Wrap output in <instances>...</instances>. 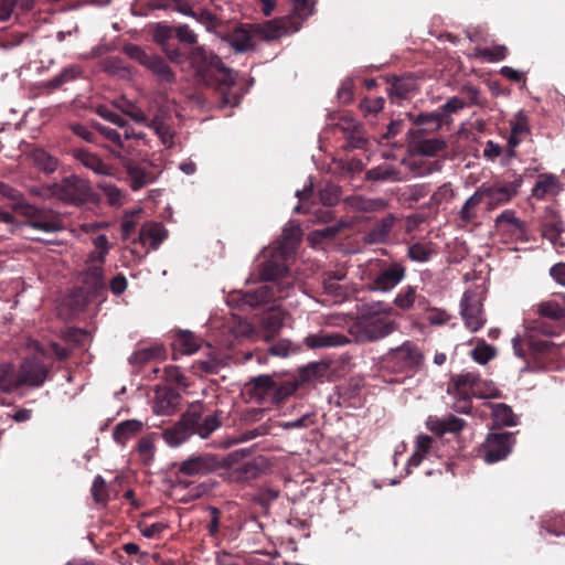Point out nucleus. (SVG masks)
<instances>
[{
	"label": "nucleus",
	"instance_id": "45",
	"mask_svg": "<svg viewBox=\"0 0 565 565\" xmlns=\"http://www.w3.org/2000/svg\"><path fill=\"white\" fill-rule=\"evenodd\" d=\"M221 426V420L216 414L209 415L202 419V415L199 416L194 433L201 438H207L214 430Z\"/></svg>",
	"mask_w": 565,
	"mask_h": 565
},
{
	"label": "nucleus",
	"instance_id": "3",
	"mask_svg": "<svg viewBox=\"0 0 565 565\" xmlns=\"http://www.w3.org/2000/svg\"><path fill=\"white\" fill-rule=\"evenodd\" d=\"M33 210L23 214L26 217L25 222L18 223L11 213L0 209V223L4 226L3 233L0 234V242L9 234H19L34 242L56 244V233L64 230L60 214L35 205H33Z\"/></svg>",
	"mask_w": 565,
	"mask_h": 565
},
{
	"label": "nucleus",
	"instance_id": "61",
	"mask_svg": "<svg viewBox=\"0 0 565 565\" xmlns=\"http://www.w3.org/2000/svg\"><path fill=\"white\" fill-rule=\"evenodd\" d=\"M508 49L504 45H494L493 47H486L479 51V56L488 62H499L505 58Z\"/></svg>",
	"mask_w": 565,
	"mask_h": 565
},
{
	"label": "nucleus",
	"instance_id": "33",
	"mask_svg": "<svg viewBox=\"0 0 565 565\" xmlns=\"http://www.w3.org/2000/svg\"><path fill=\"white\" fill-rule=\"evenodd\" d=\"M178 405V394L172 391H162L157 393L152 409L157 415L167 416L173 414Z\"/></svg>",
	"mask_w": 565,
	"mask_h": 565
},
{
	"label": "nucleus",
	"instance_id": "55",
	"mask_svg": "<svg viewBox=\"0 0 565 565\" xmlns=\"http://www.w3.org/2000/svg\"><path fill=\"white\" fill-rule=\"evenodd\" d=\"M537 312L548 319L557 320L564 317L563 308L556 301H545L537 305Z\"/></svg>",
	"mask_w": 565,
	"mask_h": 565
},
{
	"label": "nucleus",
	"instance_id": "38",
	"mask_svg": "<svg viewBox=\"0 0 565 565\" xmlns=\"http://www.w3.org/2000/svg\"><path fill=\"white\" fill-rule=\"evenodd\" d=\"M30 159L44 173H53L58 168V159L42 148H34L30 152Z\"/></svg>",
	"mask_w": 565,
	"mask_h": 565
},
{
	"label": "nucleus",
	"instance_id": "13",
	"mask_svg": "<svg viewBox=\"0 0 565 565\" xmlns=\"http://www.w3.org/2000/svg\"><path fill=\"white\" fill-rule=\"evenodd\" d=\"M408 146L412 152L426 157H434L447 147L443 138H428L426 129H411L408 131Z\"/></svg>",
	"mask_w": 565,
	"mask_h": 565
},
{
	"label": "nucleus",
	"instance_id": "34",
	"mask_svg": "<svg viewBox=\"0 0 565 565\" xmlns=\"http://www.w3.org/2000/svg\"><path fill=\"white\" fill-rule=\"evenodd\" d=\"M141 210H134L126 212L120 222V233L124 241H131L136 243L138 241L137 227L141 221Z\"/></svg>",
	"mask_w": 565,
	"mask_h": 565
},
{
	"label": "nucleus",
	"instance_id": "62",
	"mask_svg": "<svg viewBox=\"0 0 565 565\" xmlns=\"http://www.w3.org/2000/svg\"><path fill=\"white\" fill-rule=\"evenodd\" d=\"M90 491L96 503H105L107 501L106 482L102 476L98 475L95 477Z\"/></svg>",
	"mask_w": 565,
	"mask_h": 565
},
{
	"label": "nucleus",
	"instance_id": "32",
	"mask_svg": "<svg viewBox=\"0 0 565 565\" xmlns=\"http://www.w3.org/2000/svg\"><path fill=\"white\" fill-rule=\"evenodd\" d=\"M213 463L211 456H193L180 463L179 471L185 476L206 473Z\"/></svg>",
	"mask_w": 565,
	"mask_h": 565
},
{
	"label": "nucleus",
	"instance_id": "8",
	"mask_svg": "<svg viewBox=\"0 0 565 565\" xmlns=\"http://www.w3.org/2000/svg\"><path fill=\"white\" fill-rule=\"evenodd\" d=\"M49 190L52 196L72 205H82L92 195L88 182L75 174L65 177L60 182L51 184Z\"/></svg>",
	"mask_w": 565,
	"mask_h": 565
},
{
	"label": "nucleus",
	"instance_id": "42",
	"mask_svg": "<svg viewBox=\"0 0 565 565\" xmlns=\"http://www.w3.org/2000/svg\"><path fill=\"white\" fill-rule=\"evenodd\" d=\"M413 122L417 126L416 129H426V135L437 131L443 125H445L438 109L431 113L417 115L413 119Z\"/></svg>",
	"mask_w": 565,
	"mask_h": 565
},
{
	"label": "nucleus",
	"instance_id": "19",
	"mask_svg": "<svg viewBox=\"0 0 565 565\" xmlns=\"http://www.w3.org/2000/svg\"><path fill=\"white\" fill-rule=\"evenodd\" d=\"M540 232L542 238L546 239L552 245L559 244V247L565 246V242L563 241L562 237V234L564 232V224L559 215L555 211H546V215L544 216L541 223Z\"/></svg>",
	"mask_w": 565,
	"mask_h": 565
},
{
	"label": "nucleus",
	"instance_id": "60",
	"mask_svg": "<svg viewBox=\"0 0 565 565\" xmlns=\"http://www.w3.org/2000/svg\"><path fill=\"white\" fill-rule=\"evenodd\" d=\"M93 127L116 147H124L121 135L116 129L107 127L100 122H94Z\"/></svg>",
	"mask_w": 565,
	"mask_h": 565
},
{
	"label": "nucleus",
	"instance_id": "18",
	"mask_svg": "<svg viewBox=\"0 0 565 565\" xmlns=\"http://www.w3.org/2000/svg\"><path fill=\"white\" fill-rule=\"evenodd\" d=\"M452 380L456 391L463 397V399L471 396L484 397V395L480 393V377L476 372L465 371L454 376ZM457 411L468 412L467 401H465V405L462 407H458Z\"/></svg>",
	"mask_w": 565,
	"mask_h": 565
},
{
	"label": "nucleus",
	"instance_id": "26",
	"mask_svg": "<svg viewBox=\"0 0 565 565\" xmlns=\"http://www.w3.org/2000/svg\"><path fill=\"white\" fill-rule=\"evenodd\" d=\"M0 196L8 201L7 206L15 213L23 215L26 211H34L23 193L8 183L0 182Z\"/></svg>",
	"mask_w": 565,
	"mask_h": 565
},
{
	"label": "nucleus",
	"instance_id": "64",
	"mask_svg": "<svg viewBox=\"0 0 565 565\" xmlns=\"http://www.w3.org/2000/svg\"><path fill=\"white\" fill-rule=\"evenodd\" d=\"M174 36L184 44H195L198 41L196 34L186 25H178L174 28Z\"/></svg>",
	"mask_w": 565,
	"mask_h": 565
},
{
	"label": "nucleus",
	"instance_id": "6",
	"mask_svg": "<svg viewBox=\"0 0 565 565\" xmlns=\"http://www.w3.org/2000/svg\"><path fill=\"white\" fill-rule=\"evenodd\" d=\"M285 34L281 25L275 21L264 23H239L225 40L236 53L255 51L262 42H270Z\"/></svg>",
	"mask_w": 565,
	"mask_h": 565
},
{
	"label": "nucleus",
	"instance_id": "52",
	"mask_svg": "<svg viewBox=\"0 0 565 565\" xmlns=\"http://www.w3.org/2000/svg\"><path fill=\"white\" fill-rule=\"evenodd\" d=\"M466 107V102L457 96L449 98L444 105L438 108L445 124L450 121V115L456 114Z\"/></svg>",
	"mask_w": 565,
	"mask_h": 565
},
{
	"label": "nucleus",
	"instance_id": "28",
	"mask_svg": "<svg viewBox=\"0 0 565 565\" xmlns=\"http://www.w3.org/2000/svg\"><path fill=\"white\" fill-rule=\"evenodd\" d=\"M73 157L85 168L93 170L97 174L109 175L111 167L105 163L97 154L84 148L73 149Z\"/></svg>",
	"mask_w": 565,
	"mask_h": 565
},
{
	"label": "nucleus",
	"instance_id": "56",
	"mask_svg": "<svg viewBox=\"0 0 565 565\" xmlns=\"http://www.w3.org/2000/svg\"><path fill=\"white\" fill-rule=\"evenodd\" d=\"M122 52L131 60L138 62L140 65L146 66L149 62L151 54L147 53L137 44L128 43L122 47Z\"/></svg>",
	"mask_w": 565,
	"mask_h": 565
},
{
	"label": "nucleus",
	"instance_id": "50",
	"mask_svg": "<svg viewBox=\"0 0 565 565\" xmlns=\"http://www.w3.org/2000/svg\"><path fill=\"white\" fill-rule=\"evenodd\" d=\"M495 349L482 340L471 351V358L475 362L484 365L495 356Z\"/></svg>",
	"mask_w": 565,
	"mask_h": 565
},
{
	"label": "nucleus",
	"instance_id": "17",
	"mask_svg": "<svg viewBox=\"0 0 565 565\" xmlns=\"http://www.w3.org/2000/svg\"><path fill=\"white\" fill-rule=\"evenodd\" d=\"M19 376L22 385L39 387L47 377V369L39 358H26L20 366Z\"/></svg>",
	"mask_w": 565,
	"mask_h": 565
},
{
	"label": "nucleus",
	"instance_id": "46",
	"mask_svg": "<svg viewBox=\"0 0 565 565\" xmlns=\"http://www.w3.org/2000/svg\"><path fill=\"white\" fill-rule=\"evenodd\" d=\"M492 415L494 423L499 426H515L518 424V419L513 414L510 406L505 404H497L492 408Z\"/></svg>",
	"mask_w": 565,
	"mask_h": 565
},
{
	"label": "nucleus",
	"instance_id": "30",
	"mask_svg": "<svg viewBox=\"0 0 565 565\" xmlns=\"http://www.w3.org/2000/svg\"><path fill=\"white\" fill-rule=\"evenodd\" d=\"M559 192V182L554 174L543 173L540 174L533 189L532 196L537 200H543L547 195H556Z\"/></svg>",
	"mask_w": 565,
	"mask_h": 565
},
{
	"label": "nucleus",
	"instance_id": "15",
	"mask_svg": "<svg viewBox=\"0 0 565 565\" xmlns=\"http://www.w3.org/2000/svg\"><path fill=\"white\" fill-rule=\"evenodd\" d=\"M406 275L405 267L399 263L382 266L374 275L372 290L380 292L392 291Z\"/></svg>",
	"mask_w": 565,
	"mask_h": 565
},
{
	"label": "nucleus",
	"instance_id": "23",
	"mask_svg": "<svg viewBox=\"0 0 565 565\" xmlns=\"http://www.w3.org/2000/svg\"><path fill=\"white\" fill-rule=\"evenodd\" d=\"M511 135L508 139V154L509 157L515 156V148L521 143L522 138L530 135V124L526 114L520 110L514 118L510 121Z\"/></svg>",
	"mask_w": 565,
	"mask_h": 565
},
{
	"label": "nucleus",
	"instance_id": "1",
	"mask_svg": "<svg viewBox=\"0 0 565 565\" xmlns=\"http://www.w3.org/2000/svg\"><path fill=\"white\" fill-rule=\"evenodd\" d=\"M195 79L207 86H215L220 94L222 106H237L239 96L232 92L235 85V76L231 68L226 67L222 60L203 47H194L185 53Z\"/></svg>",
	"mask_w": 565,
	"mask_h": 565
},
{
	"label": "nucleus",
	"instance_id": "12",
	"mask_svg": "<svg viewBox=\"0 0 565 565\" xmlns=\"http://www.w3.org/2000/svg\"><path fill=\"white\" fill-rule=\"evenodd\" d=\"M514 444L511 433H490L482 444L483 459L487 463H494L505 459L512 451Z\"/></svg>",
	"mask_w": 565,
	"mask_h": 565
},
{
	"label": "nucleus",
	"instance_id": "51",
	"mask_svg": "<svg viewBox=\"0 0 565 565\" xmlns=\"http://www.w3.org/2000/svg\"><path fill=\"white\" fill-rule=\"evenodd\" d=\"M298 388L296 381H286L280 384L275 382V388L271 397V403L278 404L292 395Z\"/></svg>",
	"mask_w": 565,
	"mask_h": 565
},
{
	"label": "nucleus",
	"instance_id": "20",
	"mask_svg": "<svg viewBox=\"0 0 565 565\" xmlns=\"http://www.w3.org/2000/svg\"><path fill=\"white\" fill-rule=\"evenodd\" d=\"M391 358L399 364L401 369H414L423 362L422 352L409 341L392 350Z\"/></svg>",
	"mask_w": 565,
	"mask_h": 565
},
{
	"label": "nucleus",
	"instance_id": "14",
	"mask_svg": "<svg viewBox=\"0 0 565 565\" xmlns=\"http://www.w3.org/2000/svg\"><path fill=\"white\" fill-rule=\"evenodd\" d=\"M495 226L501 233L509 235L515 242L526 243L531 241L526 223L516 217L515 211L504 210L495 218Z\"/></svg>",
	"mask_w": 565,
	"mask_h": 565
},
{
	"label": "nucleus",
	"instance_id": "49",
	"mask_svg": "<svg viewBox=\"0 0 565 565\" xmlns=\"http://www.w3.org/2000/svg\"><path fill=\"white\" fill-rule=\"evenodd\" d=\"M174 345L184 354H193L199 349V340L190 331H180L174 340Z\"/></svg>",
	"mask_w": 565,
	"mask_h": 565
},
{
	"label": "nucleus",
	"instance_id": "27",
	"mask_svg": "<svg viewBox=\"0 0 565 565\" xmlns=\"http://www.w3.org/2000/svg\"><path fill=\"white\" fill-rule=\"evenodd\" d=\"M174 36V28L162 26L156 32V40L162 46L168 58L175 64L185 62V52L178 46L170 44L169 40Z\"/></svg>",
	"mask_w": 565,
	"mask_h": 565
},
{
	"label": "nucleus",
	"instance_id": "40",
	"mask_svg": "<svg viewBox=\"0 0 565 565\" xmlns=\"http://www.w3.org/2000/svg\"><path fill=\"white\" fill-rule=\"evenodd\" d=\"M285 312L280 308H271L263 318V328L267 339L273 338L282 327Z\"/></svg>",
	"mask_w": 565,
	"mask_h": 565
},
{
	"label": "nucleus",
	"instance_id": "29",
	"mask_svg": "<svg viewBox=\"0 0 565 565\" xmlns=\"http://www.w3.org/2000/svg\"><path fill=\"white\" fill-rule=\"evenodd\" d=\"M349 228V223L338 221L332 225H326L323 228L315 230L309 233L308 241L310 244H329L333 238L338 237L344 230Z\"/></svg>",
	"mask_w": 565,
	"mask_h": 565
},
{
	"label": "nucleus",
	"instance_id": "47",
	"mask_svg": "<svg viewBox=\"0 0 565 565\" xmlns=\"http://www.w3.org/2000/svg\"><path fill=\"white\" fill-rule=\"evenodd\" d=\"M434 439L427 435H419L416 439L415 451L412 455L409 462L413 466H418L424 458L429 454Z\"/></svg>",
	"mask_w": 565,
	"mask_h": 565
},
{
	"label": "nucleus",
	"instance_id": "54",
	"mask_svg": "<svg viewBox=\"0 0 565 565\" xmlns=\"http://www.w3.org/2000/svg\"><path fill=\"white\" fill-rule=\"evenodd\" d=\"M455 196V191L450 183L440 185L430 196L429 206L437 207L445 202H449Z\"/></svg>",
	"mask_w": 565,
	"mask_h": 565
},
{
	"label": "nucleus",
	"instance_id": "9",
	"mask_svg": "<svg viewBox=\"0 0 565 565\" xmlns=\"http://www.w3.org/2000/svg\"><path fill=\"white\" fill-rule=\"evenodd\" d=\"M107 249H94L86 260L87 267L78 276L79 290L84 297H88L105 287L102 263Z\"/></svg>",
	"mask_w": 565,
	"mask_h": 565
},
{
	"label": "nucleus",
	"instance_id": "36",
	"mask_svg": "<svg viewBox=\"0 0 565 565\" xmlns=\"http://www.w3.org/2000/svg\"><path fill=\"white\" fill-rule=\"evenodd\" d=\"M302 236L303 232L300 224L290 221L284 226L276 247H297L301 243Z\"/></svg>",
	"mask_w": 565,
	"mask_h": 565
},
{
	"label": "nucleus",
	"instance_id": "43",
	"mask_svg": "<svg viewBox=\"0 0 565 565\" xmlns=\"http://www.w3.org/2000/svg\"><path fill=\"white\" fill-rule=\"evenodd\" d=\"M81 73L82 71L79 66L72 65L65 67L57 75L43 83V86L49 88L50 90L57 89L62 87L64 84L78 78L81 76Z\"/></svg>",
	"mask_w": 565,
	"mask_h": 565
},
{
	"label": "nucleus",
	"instance_id": "59",
	"mask_svg": "<svg viewBox=\"0 0 565 565\" xmlns=\"http://www.w3.org/2000/svg\"><path fill=\"white\" fill-rule=\"evenodd\" d=\"M120 109L124 115L130 117L136 124L145 125V122H148V116L145 111L131 102H125Z\"/></svg>",
	"mask_w": 565,
	"mask_h": 565
},
{
	"label": "nucleus",
	"instance_id": "44",
	"mask_svg": "<svg viewBox=\"0 0 565 565\" xmlns=\"http://www.w3.org/2000/svg\"><path fill=\"white\" fill-rule=\"evenodd\" d=\"M22 386L19 372L15 373L12 364L0 365V390L9 393L14 388Z\"/></svg>",
	"mask_w": 565,
	"mask_h": 565
},
{
	"label": "nucleus",
	"instance_id": "7",
	"mask_svg": "<svg viewBox=\"0 0 565 565\" xmlns=\"http://www.w3.org/2000/svg\"><path fill=\"white\" fill-rule=\"evenodd\" d=\"M486 289L482 285L476 286L463 292L460 300V316L465 327L477 332L486 324V315L483 310Z\"/></svg>",
	"mask_w": 565,
	"mask_h": 565
},
{
	"label": "nucleus",
	"instance_id": "4",
	"mask_svg": "<svg viewBox=\"0 0 565 565\" xmlns=\"http://www.w3.org/2000/svg\"><path fill=\"white\" fill-rule=\"evenodd\" d=\"M392 312L393 308L383 301L365 303L360 308L350 333L359 342L381 340L396 329V322L391 319Z\"/></svg>",
	"mask_w": 565,
	"mask_h": 565
},
{
	"label": "nucleus",
	"instance_id": "57",
	"mask_svg": "<svg viewBox=\"0 0 565 565\" xmlns=\"http://www.w3.org/2000/svg\"><path fill=\"white\" fill-rule=\"evenodd\" d=\"M294 13L301 21L307 20L315 12L316 0H291Z\"/></svg>",
	"mask_w": 565,
	"mask_h": 565
},
{
	"label": "nucleus",
	"instance_id": "53",
	"mask_svg": "<svg viewBox=\"0 0 565 565\" xmlns=\"http://www.w3.org/2000/svg\"><path fill=\"white\" fill-rule=\"evenodd\" d=\"M340 186L332 183L327 184L319 192L320 201L326 207L334 206L340 201Z\"/></svg>",
	"mask_w": 565,
	"mask_h": 565
},
{
	"label": "nucleus",
	"instance_id": "31",
	"mask_svg": "<svg viewBox=\"0 0 565 565\" xmlns=\"http://www.w3.org/2000/svg\"><path fill=\"white\" fill-rule=\"evenodd\" d=\"M483 199L481 192L477 189L475 193L466 200L458 213L460 224L468 225L475 223L479 217V210Z\"/></svg>",
	"mask_w": 565,
	"mask_h": 565
},
{
	"label": "nucleus",
	"instance_id": "41",
	"mask_svg": "<svg viewBox=\"0 0 565 565\" xmlns=\"http://www.w3.org/2000/svg\"><path fill=\"white\" fill-rule=\"evenodd\" d=\"M253 395L260 402L269 399L271 402L275 381L270 375H259L252 380Z\"/></svg>",
	"mask_w": 565,
	"mask_h": 565
},
{
	"label": "nucleus",
	"instance_id": "22",
	"mask_svg": "<svg viewBox=\"0 0 565 565\" xmlns=\"http://www.w3.org/2000/svg\"><path fill=\"white\" fill-rule=\"evenodd\" d=\"M397 218L388 214L375 222L374 225L364 234L363 241L365 244H386L390 234Z\"/></svg>",
	"mask_w": 565,
	"mask_h": 565
},
{
	"label": "nucleus",
	"instance_id": "35",
	"mask_svg": "<svg viewBox=\"0 0 565 565\" xmlns=\"http://www.w3.org/2000/svg\"><path fill=\"white\" fill-rule=\"evenodd\" d=\"M143 427V423L138 419H128L116 425L113 431V438L117 444L125 445L127 440L137 435Z\"/></svg>",
	"mask_w": 565,
	"mask_h": 565
},
{
	"label": "nucleus",
	"instance_id": "63",
	"mask_svg": "<svg viewBox=\"0 0 565 565\" xmlns=\"http://www.w3.org/2000/svg\"><path fill=\"white\" fill-rule=\"evenodd\" d=\"M138 452L146 463H149L153 459L154 443L151 436H146L139 440Z\"/></svg>",
	"mask_w": 565,
	"mask_h": 565
},
{
	"label": "nucleus",
	"instance_id": "10",
	"mask_svg": "<svg viewBox=\"0 0 565 565\" xmlns=\"http://www.w3.org/2000/svg\"><path fill=\"white\" fill-rule=\"evenodd\" d=\"M203 415V406L200 403L192 404L182 415L180 420L163 433V439L170 447H178L192 435L199 416Z\"/></svg>",
	"mask_w": 565,
	"mask_h": 565
},
{
	"label": "nucleus",
	"instance_id": "2",
	"mask_svg": "<svg viewBox=\"0 0 565 565\" xmlns=\"http://www.w3.org/2000/svg\"><path fill=\"white\" fill-rule=\"evenodd\" d=\"M195 79L207 86H215L220 94L222 106H237L239 96L232 92L235 85V76L231 68L226 67L222 60L203 47H194L185 53Z\"/></svg>",
	"mask_w": 565,
	"mask_h": 565
},
{
	"label": "nucleus",
	"instance_id": "48",
	"mask_svg": "<svg viewBox=\"0 0 565 565\" xmlns=\"http://www.w3.org/2000/svg\"><path fill=\"white\" fill-rule=\"evenodd\" d=\"M417 290L414 286H406L394 298L393 303L396 308L408 311L411 310L416 300Z\"/></svg>",
	"mask_w": 565,
	"mask_h": 565
},
{
	"label": "nucleus",
	"instance_id": "5",
	"mask_svg": "<svg viewBox=\"0 0 565 565\" xmlns=\"http://www.w3.org/2000/svg\"><path fill=\"white\" fill-rule=\"evenodd\" d=\"M287 267L284 264L268 262L263 270L262 278L266 281L253 291L241 294L239 301L250 308L269 302L271 299L285 298L289 295L291 281L289 278L277 281L278 278H285Z\"/></svg>",
	"mask_w": 565,
	"mask_h": 565
},
{
	"label": "nucleus",
	"instance_id": "11",
	"mask_svg": "<svg viewBox=\"0 0 565 565\" xmlns=\"http://www.w3.org/2000/svg\"><path fill=\"white\" fill-rule=\"evenodd\" d=\"M522 183V175H518L511 182L504 184L495 183L490 186H486L483 184L478 188V190L481 192L482 199H487L488 210H494L503 204L509 203L518 194Z\"/></svg>",
	"mask_w": 565,
	"mask_h": 565
},
{
	"label": "nucleus",
	"instance_id": "25",
	"mask_svg": "<svg viewBox=\"0 0 565 565\" xmlns=\"http://www.w3.org/2000/svg\"><path fill=\"white\" fill-rule=\"evenodd\" d=\"M387 93L393 103L399 104L402 100L417 90V81L412 76L393 77L388 83Z\"/></svg>",
	"mask_w": 565,
	"mask_h": 565
},
{
	"label": "nucleus",
	"instance_id": "21",
	"mask_svg": "<svg viewBox=\"0 0 565 565\" xmlns=\"http://www.w3.org/2000/svg\"><path fill=\"white\" fill-rule=\"evenodd\" d=\"M349 342L350 340L345 334L327 331L311 333L303 339L305 345L309 349L333 348L344 345Z\"/></svg>",
	"mask_w": 565,
	"mask_h": 565
},
{
	"label": "nucleus",
	"instance_id": "39",
	"mask_svg": "<svg viewBox=\"0 0 565 565\" xmlns=\"http://www.w3.org/2000/svg\"><path fill=\"white\" fill-rule=\"evenodd\" d=\"M127 170L130 186L134 191H137L154 181L153 173L139 164H129Z\"/></svg>",
	"mask_w": 565,
	"mask_h": 565
},
{
	"label": "nucleus",
	"instance_id": "37",
	"mask_svg": "<svg viewBox=\"0 0 565 565\" xmlns=\"http://www.w3.org/2000/svg\"><path fill=\"white\" fill-rule=\"evenodd\" d=\"M151 71L161 83H172L175 75L168 63L159 55L151 54L149 62L145 66Z\"/></svg>",
	"mask_w": 565,
	"mask_h": 565
},
{
	"label": "nucleus",
	"instance_id": "58",
	"mask_svg": "<svg viewBox=\"0 0 565 565\" xmlns=\"http://www.w3.org/2000/svg\"><path fill=\"white\" fill-rule=\"evenodd\" d=\"M462 99L466 102V106H482L484 104V98L481 96V92L479 88L465 85L461 90Z\"/></svg>",
	"mask_w": 565,
	"mask_h": 565
},
{
	"label": "nucleus",
	"instance_id": "16",
	"mask_svg": "<svg viewBox=\"0 0 565 565\" xmlns=\"http://www.w3.org/2000/svg\"><path fill=\"white\" fill-rule=\"evenodd\" d=\"M143 126L152 129L166 147L173 146L172 118L167 109L158 108L152 118H148V122H145Z\"/></svg>",
	"mask_w": 565,
	"mask_h": 565
},
{
	"label": "nucleus",
	"instance_id": "24",
	"mask_svg": "<svg viewBox=\"0 0 565 565\" xmlns=\"http://www.w3.org/2000/svg\"><path fill=\"white\" fill-rule=\"evenodd\" d=\"M168 237V231L160 222L149 221L141 225L138 231V241L140 244L157 247Z\"/></svg>",
	"mask_w": 565,
	"mask_h": 565
}]
</instances>
